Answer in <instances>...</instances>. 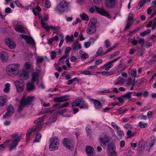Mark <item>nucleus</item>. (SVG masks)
I'll return each instance as SVG.
<instances>
[{"instance_id": "obj_26", "label": "nucleus", "mask_w": 156, "mask_h": 156, "mask_svg": "<svg viewBox=\"0 0 156 156\" xmlns=\"http://www.w3.org/2000/svg\"><path fill=\"white\" fill-rule=\"evenodd\" d=\"M7 99L3 96L0 97V105L3 106L6 104Z\"/></svg>"}, {"instance_id": "obj_36", "label": "nucleus", "mask_w": 156, "mask_h": 156, "mask_svg": "<svg viewBox=\"0 0 156 156\" xmlns=\"http://www.w3.org/2000/svg\"><path fill=\"white\" fill-rule=\"evenodd\" d=\"M47 115L44 114L43 115L41 118H39L37 120H35L34 121V123H38V122H40L42 123L44 119L46 116Z\"/></svg>"}, {"instance_id": "obj_9", "label": "nucleus", "mask_w": 156, "mask_h": 156, "mask_svg": "<svg viewBox=\"0 0 156 156\" xmlns=\"http://www.w3.org/2000/svg\"><path fill=\"white\" fill-rule=\"evenodd\" d=\"M95 9L96 11L100 14L106 16L109 19L111 18V16L110 15V14L109 13L106 12L103 8H99L96 6H95Z\"/></svg>"}, {"instance_id": "obj_48", "label": "nucleus", "mask_w": 156, "mask_h": 156, "mask_svg": "<svg viewBox=\"0 0 156 156\" xmlns=\"http://www.w3.org/2000/svg\"><path fill=\"white\" fill-rule=\"evenodd\" d=\"M138 125L141 128H145L147 127V124L140 122L139 123Z\"/></svg>"}, {"instance_id": "obj_19", "label": "nucleus", "mask_w": 156, "mask_h": 156, "mask_svg": "<svg viewBox=\"0 0 156 156\" xmlns=\"http://www.w3.org/2000/svg\"><path fill=\"white\" fill-rule=\"evenodd\" d=\"M0 58L3 62H6L8 59V56L6 53L3 51L0 54Z\"/></svg>"}, {"instance_id": "obj_10", "label": "nucleus", "mask_w": 156, "mask_h": 156, "mask_svg": "<svg viewBox=\"0 0 156 156\" xmlns=\"http://www.w3.org/2000/svg\"><path fill=\"white\" fill-rule=\"evenodd\" d=\"M5 42L6 45L11 49H14L16 47V44L12 41V39H6L5 40Z\"/></svg>"}, {"instance_id": "obj_51", "label": "nucleus", "mask_w": 156, "mask_h": 156, "mask_svg": "<svg viewBox=\"0 0 156 156\" xmlns=\"http://www.w3.org/2000/svg\"><path fill=\"white\" fill-rule=\"evenodd\" d=\"M131 76L133 77H134V78L136 77V69H132L131 71Z\"/></svg>"}, {"instance_id": "obj_42", "label": "nucleus", "mask_w": 156, "mask_h": 156, "mask_svg": "<svg viewBox=\"0 0 156 156\" xmlns=\"http://www.w3.org/2000/svg\"><path fill=\"white\" fill-rule=\"evenodd\" d=\"M128 42L134 45H136L138 41L135 39H128Z\"/></svg>"}, {"instance_id": "obj_18", "label": "nucleus", "mask_w": 156, "mask_h": 156, "mask_svg": "<svg viewBox=\"0 0 156 156\" xmlns=\"http://www.w3.org/2000/svg\"><path fill=\"white\" fill-rule=\"evenodd\" d=\"M99 140L101 143V145L102 146V144L105 145L107 143L109 142V139L108 136L101 137L99 138Z\"/></svg>"}, {"instance_id": "obj_27", "label": "nucleus", "mask_w": 156, "mask_h": 156, "mask_svg": "<svg viewBox=\"0 0 156 156\" xmlns=\"http://www.w3.org/2000/svg\"><path fill=\"white\" fill-rule=\"evenodd\" d=\"M97 22V19L95 18H93L90 20L89 22L88 25L91 26H95V25Z\"/></svg>"}, {"instance_id": "obj_40", "label": "nucleus", "mask_w": 156, "mask_h": 156, "mask_svg": "<svg viewBox=\"0 0 156 156\" xmlns=\"http://www.w3.org/2000/svg\"><path fill=\"white\" fill-rule=\"evenodd\" d=\"M41 135L40 133H38L36 136L35 139L34 140L33 142H38L41 138Z\"/></svg>"}, {"instance_id": "obj_14", "label": "nucleus", "mask_w": 156, "mask_h": 156, "mask_svg": "<svg viewBox=\"0 0 156 156\" xmlns=\"http://www.w3.org/2000/svg\"><path fill=\"white\" fill-rule=\"evenodd\" d=\"M63 143L64 145L67 147L69 150L72 151L73 149L72 146H70L71 142L70 140L66 138H65L63 140Z\"/></svg>"}, {"instance_id": "obj_53", "label": "nucleus", "mask_w": 156, "mask_h": 156, "mask_svg": "<svg viewBox=\"0 0 156 156\" xmlns=\"http://www.w3.org/2000/svg\"><path fill=\"white\" fill-rule=\"evenodd\" d=\"M56 119L55 118H53V116H51L48 119V120L47 122L48 123L50 124L53 122L55 121Z\"/></svg>"}, {"instance_id": "obj_47", "label": "nucleus", "mask_w": 156, "mask_h": 156, "mask_svg": "<svg viewBox=\"0 0 156 156\" xmlns=\"http://www.w3.org/2000/svg\"><path fill=\"white\" fill-rule=\"evenodd\" d=\"M13 113H13L12 112H9L7 111V112L5 114L3 115V118H7L12 115Z\"/></svg>"}, {"instance_id": "obj_7", "label": "nucleus", "mask_w": 156, "mask_h": 156, "mask_svg": "<svg viewBox=\"0 0 156 156\" xmlns=\"http://www.w3.org/2000/svg\"><path fill=\"white\" fill-rule=\"evenodd\" d=\"M50 144L49 148L50 151L57 150L59 144V140L56 136L51 138L50 139Z\"/></svg>"}, {"instance_id": "obj_32", "label": "nucleus", "mask_w": 156, "mask_h": 156, "mask_svg": "<svg viewBox=\"0 0 156 156\" xmlns=\"http://www.w3.org/2000/svg\"><path fill=\"white\" fill-rule=\"evenodd\" d=\"M58 40V37L57 35H55L54 37H52L48 40V44H51L53 41L55 40L57 41Z\"/></svg>"}, {"instance_id": "obj_61", "label": "nucleus", "mask_w": 156, "mask_h": 156, "mask_svg": "<svg viewBox=\"0 0 156 156\" xmlns=\"http://www.w3.org/2000/svg\"><path fill=\"white\" fill-rule=\"evenodd\" d=\"M103 62V60L102 59H99L96 60L95 62V65L97 66L101 63Z\"/></svg>"}, {"instance_id": "obj_24", "label": "nucleus", "mask_w": 156, "mask_h": 156, "mask_svg": "<svg viewBox=\"0 0 156 156\" xmlns=\"http://www.w3.org/2000/svg\"><path fill=\"white\" fill-rule=\"evenodd\" d=\"M126 80L122 77H119L117 80V82H116L115 84V85H120L123 84L125 82Z\"/></svg>"}, {"instance_id": "obj_38", "label": "nucleus", "mask_w": 156, "mask_h": 156, "mask_svg": "<svg viewBox=\"0 0 156 156\" xmlns=\"http://www.w3.org/2000/svg\"><path fill=\"white\" fill-rule=\"evenodd\" d=\"M81 105L84 106L85 107V109L88 108V105L87 103H86L85 101L83 100L82 98H81Z\"/></svg>"}, {"instance_id": "obj_55", "label": "nucleus", "mask_w": 156, "mask_h": 156, "mask_svg": "<svg viewBox=\"0 0 156 156\" xmlns=\"http://www.w3.org/2000/svg\"><path fill=\"white\" fill-rule=\"evenodd\" d=\"M48 108H46L45 109H43L41 110V111L40 112V113L39 114H42L44 113H45L46 112H51V110H48Z\"/></svg>"}, {"instance_id": "obj_35", "label": "nucleus", "mask_w": 156, "mask_h": 156, "mask_svg": "<svg viewBox=\"0 0 156 156\" xmlns=\"http://www.w3.org/2000/svg\"><path fill=\"white\" fill-rule=\"evenodd\" d=\"M80 16L82 20L88 21L89 20L88 16L85 13H83L81 15H80Z\"/></svg>"}, {"instance_id": "obj_29", "label": "nucleus", "mask_w": 156, "mask_h": 156, "mask_svg": "<svg viewBox=\"0 0 156 156\" xmlns=\"http://www.w3.org/2000/svg\"><path fill=\"white\" fill-rule=\"evenodd\" d=\"M132 94V92H128L126 94L124 95H122L121 97L122 98L129 99L131 98Z\"/></svg>"}, {"instance_id": "obj_62", "label": "nucleus", "mask_w": 156, "mask_h": 156, "mask_svg": "<svg viewBox=\"0 0 156 156\" xmlns=\"http://www.w3.org/2000/svg\"><path fill=\"white\" fill-rule=\"evenodd\" d=\"M98 69L97 66L95 65H94L90 66L88 68V69L94 70Z\"/></svg>"}, {"instance_id": "obj_25", "label": "nucleus", "mask_w": 156, "mask_h": 156, "mask_svg": "<svg viewBox=\"0 0 156 156\" xmlns=\"http://www.w3.org/2000/svg\"><path fill=\"white\" fill-rule=\"evenodd\" d=\"M81 99H76L72 103V106L78 107L81 105Z\"/></svg>"}, {"instance_id": "obj_21", "label": "nucleus", "mask_w": 156, "mask_h": 156, "mask_svg": "<svg viewBox=\"0 0 156 156\" xmlns=\"http://www.w3.org/2000/svg\"><path fill=\"white\" fill-rule=\"evenodd\" d=\"M31 83L28 82L27 85L26 89L28 91H30L34 90L35 87L34 85Z\"/></svg>"}, {"instance_id": "obj_17", "label": "nucleus", "mask_w": 156, "mask_h": 156, "mask_svg": "<svg viewBox=\"0 0 156 156\" xmlns=\"http://www.w3.org/2000/svg\"><path fill=\"white\" fill-rule=\"evenodd\" d=\"M89 27L86 30V32L89 34H94L96 30V27L95 26L88 25Z\"/></svg>"}, {"instance_id": "obj_54", "label": "nucleus", "mask_w": 156, "mask_h": 156, "mask_svg": "<svg viewBox=\"0 0 156 156\" xmlns=\"http://www.w3.org/2000/svg\"><path fill=\"white\" fill-rule=\"evenodd\" d=\"M33 132L32 130L31 131H30L29 132H27L26 135V141L27 142H29V138L30 136L32 133Z\"/></svg>"}, {"instance_id": "obj_64", "label": "nucleus", "mask_w": 156, "mask_h": 156, "mask_svg": "<svg viewBox=\"0 0 156 156\" xmlns=\"http://www.w3.org/2000/svg\"><path fill=\"white\" fill-rule=\"evenodd\" d=\"M71 50V48L69 47H67L66 48L65 51V53L66 55H68V54L69 53Z\"/></svg>"}, {"instance_id": "obj_23", "label": "nucleus", "mask_w": 156, "mask_h": 156, "mask_svg": "<svg viewBox=\"0 0 156 156\" xmlns=\"http://www.w3.org/2000/svg\"><path fill=\"white\" fill-rule=\"evenodd\" d=\"M39 75L37 72L33 73H32L31 82L32 83H34L37 81L38 79Z\"/></svg>"}, {"instance_id": "obj_50", "label": "nucleus", "mask_w": 156, "mask_h": 156, "mask_svg": "<svg viewBox=\"0 0 156 156\" xmlns=\"http://www.w3.org/2000/svg\"><path fill=\"white\" fill-rule=\"evenodd\" d=\"M37 62L38 63H40L42 62L44 60V58L41 57H37L36 58Z\"/></svg>"}, {"instance_id": "obj_3", "label": "nucleus", "mask_w": 156, "mask_h": 156, "mask_svg": "<svg viewBox=\"0 0 156 156\" xmlns=\"http://www.w3.org/2000/svg\"><path fill=\"white\" fill-rule=\"evenodd\" d=\"M24 69L20 71V77L23 80H26L29 77V73L32 70V66L30 63L26 62L24 64Z\"/></svg>"}, {"instance_id": "obj_46", "label": "nucleus", "mask_w": 156, "mask_h": 156, "mask_svg": "<svg viewBox=\"0 0 156 156\" xmlns=\"http://www.w3.org/2000/svg\"><path fill=\"white\" fill-rule=\"evenodd\" d=\"M155 143V140L154 139H151V142L149 143L147 148L149 149L151 148L154 144Z\"/></svg>"}, {"instance_id": "obj_28", "label": "nucleus", "mask_w": 156, "mask_h": 156, "mask_svg": "<svg viewBox=\"0 0 156 156\" xmlns=\"http://www.w3.org/2000/svg\"><path fill=\"white\" fill-rule=\"evenodd\" d=\"M115 149V145L113 143H109L107 145V151Z\"/></svg>"}, {"instance_id": "obj_30", "label": "nucleus", "mask_w": 156, "mask_h": 156, "mask_svg": "<svg viewBox=\"0 0 156 156\" xmlns=\"http://www.w3.org/2000/svg\"><path fill=\"white\" fill-rule=\"evenodd\" d=\"M115 149L107 151L108 154L109 156H117L118 155Z\"/></svg>"}, {"instance_id": "obj_39", "label": "nucleus", "mask_w": 156, "mask_h": 156, "mask_svg": "<svg viewBox=\"0 0 156 156\" xmlns=\"http://www.w3.org/2000/svg\"><path fill=\"white\" fill-rule=\"evenodd\" d=\"M99 73H101L102 75H107V76L111 75L113 73L112 72H107V71H103L99 72Z\"/></svg>"}, {"instance_id": "obj_33", "label": "nucleus", "mask_w": 156, "mask_h": 156, "mask_svg": "<svg viewBox=\"0 0 156 156\" xmlns=\"http://www.w3.org/2000/svg\"><path fill=\"white\" fill-rule=\"evenodd\" d=\"M151 32V30L150 29H147L146 31H144L140 33V35L142 37H144L145 36L149 34Z\"/></svg>"}, {"instance_id": "obj_11", "label": "nucleus", "mask_w": 156, "mask_h": 156, "mask_svg": "<svg viewBox=\"0 0 156 156\" xmlns=\"http://www.w3.org/2000/svg\"><path fill=\"white\" fill-rule=\"evenodd\" d=\"M41 24L42 27L44 28L47 32H49V30L50 28L54 31H57L58 29V27H55L52 26H47L46 24L43 21H41Z\"/></svg>"}, {"instance_id": "obj_41", "label": "nucleus", "mask_w": 156, "mask_h": 156, "mask_svg": "<svg viewBox=\"0 0 156 156\" xmlns=\"http://www.w3.org/2000/svg\"><path fill=\"white\" fill-rule=\"evenodd\" d=\"M122 108V107H121L117 109V110L119 111V114H122L124 113L125 112L127 111L129 109L127 108H125L124 109L121 110V109Z\"/></svg>"}, {"instance_id": "obj_52", "label": "nucleus", "mask_w": 156, "mask_h": 156, "mask_svg": "<svg viewBox=\"0 0 156 156\" xmlns=\"http://www.w3.org/2000/svg\"><path fill=\"white\" fill-rule=\"evenodd\" d=\"M156 61V55H154V57L149 61L148 63L150 65H152L154 63V62Z\"/></svg>"}, {"instance_id": "obj_43", "label": "nucleus", "mask_w": 156, "mask_h": 156, "mask_svg": "<svg viewBox=\"0 0 156 156\" xmlns=\"http://www.w3.org/2000/svg\"><path fill=\"white\" fill-rule=\"evenodd\" d=\"M102 47H100L95 55V57L101 55L102 53Z\"/></svg>"}, {"instance_id": "obj_20", "label": "nucleus", "mask_w": 156, "mask_h": 156, "mask_svg": "<svg viewBox=\"0 0 156 156\" xmlns=\"http://www.w3.org/2000/svg\"><path fill=\"white\" fill-rule=\"evenodd\" d=\"M79 42L78 40L75 41L73 44V49L74 51H76L77 49H80L81 48L80 44H77Z\"/></svg>"}, {"instance_id": "obj_2", "label": "nucleus", "mask_w": 156, "mask_h": 156, "mask_svg": "<svg viewBox=\"0 0 156 156\" xmlns=\"http://www.w3.org/2000/svg\"><path fill=\"white\" fill-rule=\"evenodd\" d=\"M34 99V96H28L26 98L25 96H23L20 101V105L17 110V112L19 113H21L23 108L25 107L31 105Z\"/></svg>"}, {"instance_id": "obj_12", "label": "nucleus", "mask_w": 156, "mask_h": 156, "mask_svg": "<svg viewBox=\"0 0 156 156\" xmlns=\"http://www.w3.org/2000/svg\"><path fill=\"white\" fill-rule=\"evenodd\" d=\"M89 100L93 102L96 109L100 110L102 107V104L100 101L91 98H89Z\"/></svg>"}, {"instance_id": "obj_15", "label": "nucleus", "mask_w": 156, "mask_h": 156, "mask_svg": "<svg viewBox=\"0 0 156 156\" xmlns=\"http://www.w3.org/2000/svg\"><path fill=\"white\" fill-rule=\"evenodd\" d=\"M36 125L34 126L32 128V132H38L41 130L42 128V123L38 122V123H34Z\"/></svg>"}, {"instance_id": "obj_57", "label": "nucleus", "mask_w": 156, "mask_h": 156, "mask_svg": "<svg viewBox=\"0 0 156 156\" xmlns=\"http://www.w3.org/2000/svg\"><path fill=\"white\" fill-rule=\"evenodd\" d=\"M133 18V14L131 13H130L129 14V15L128 16V21H131Z\"/></svg>"}, {"instance_id": "obj_4", "label": "nucleus", "mask_w": 156, "mask_h": 156, "mask_svg": "<svg viewBox=\"0 0 156 156\" xmlns=\"http://www.w3.org/2000/svg\"><path fill=\"white\" fill-rule=\"evenodd\" d=\"M20 64L19 63L11 64L8 66L6 71L8 75H17L19 72Z\"/></svg>"}, {"instance_id": "obj_59", "label": "nucleus", "mask_w": 156, "mask_h": 156, "mask_svg": "<svg viewBox=\"0 0 156 156\" xmlns=\"http://www.w3.org/2000/svg\"><path fill=\"white\" fill-rule=\"evenodd\" d=\"M51 58L54 59L56 57V53L55 51H53L50 53Z\"/></svg>"}, {"instance_id": "obj_49", "label": "nucleus", "mask_w": 156, "mask_h": 156, "mask_svg": "<svg viewBox=\"0 0 156 156\" xmlns=\"http://www.w3.org/2000/svg\"><path fill=\"white\" fill-rule=\"evenodd\" d=\"M7 111L9 112H12L14 113L15 110L13 106L12 105H9L8 106L7 109Z\"/></svg>"}, {"instance_id": "obj_31", "label": "nucleus", "mask_w": 156, "mask_h": 156, "mask_svg": "<svg viewBox=\"0 0 156 156\" xmlns=\"http://www.w3.org/2000/svg\"><path fill=\"white\" fill-rule=\"evenodd\" d=\"M68 56V55H65L64 56H62L58 60V64L59 65H61L64 63V59L66 58Z\"/></svg>"}, {"instance_id": "obj_13", "label": "nucleus", "mask_w": 156, "mask_h": 156, "mask_svg": "<svg viewBox=\"0 0 156 156\" xmlns=\"http://www.w3.org/2000/svg\"><path fill=\"white\" fill-rule=\"evenodd\" d=\"M85 151L88 156H95V151L90 146H87L85 148Z\"/></svg>"}, {"instance_id": "obj_37", "label": "nucleus", "mask_w": 156, "mask_h": 156, "mask_svg": "<svg viewBox=\"0 0 156 156\" xmlns=\"http://www.w3.org/2000/svg\"><path fill=\"white\" fill-rule=\"evenodd\" d=\"M112 66V64L109 63V62L108 63L105 64L103 66H105V69L107 71L109 70Z\"/></svg>"}, {"instance_id": "obj_60", "label": "nucleus", "mask_w": 156, "mask_h": 156, "mask_svg": "<svg viewBox=\"0 0 156 156\" xmlns=\"http://www.w3.org/2000/svg\"><path fill=\"white\" fill-rule=\"evenodd\" d=\"M146 3V1L145 0H141L138 3V5L140 6V7H142Z\"/></svg>"}, {"instance_id": "obj_6", "label": "nucleus", "mask_w": 156, "mask_h": 156, "mask_svg": "<svg viewBox=\"0 0 156 156\" xmlns=\"http://www.w3.org/2000/svg\"><path fill=\"white\" fill-rule=\"evenodd\" d=\"M11 136L13 139V140L9 146V149L10 150L16 148L21 139V136L16 133L13 134Z\"/></svg>"}, {"instance_id": "obj_8", "label": "nucleus", "mask_w": 156, "mask_h": 156, "mask_svg": "<svg viewBox=\"0 0 156 156\" xmlns=\"http://www.w3.org/2000/svg\"><path fill=\"white\" fill-rule=\"evenodd\" d=\"M15 85L17 91L19 93H21L23 91L24 88V83L23 81L20 80L16 81Z\"/></svg>"}, {"instance_id": "obj_5", "label": "nucleus", "mask_w": 156, "mask_h": 156, "mask_svg": "<svg viewBox=\"0 0 156 156\" xmlns=\"http://www.w3.org/2000/svg\"><path fill=\"white\" fill-rule=\"evenodd\" d=\"M69 5V2H68L65 0H63L57 5L55 10L59 14H61L65 11H68Z\"/></svg>"}, {"instance_id": "obj_56", "label": "nucleus", "mask_w": 156, "mask_h": 156, "mask_svg": "<svg viewBox=\"0 0 156 156\" xmlns=\"http://www.w3.org/2000/svg\"><path fill=\"white\" fill-rule=\"evenodd\" d=\"M45 6L48 8H50V2L49 0H45Z\"/></svg>"}, {"instance_id": "obj_44", "label": "nucleus", "mask_w": 156, "mask_h": 156, "mask_svg": "<svg viewBox=\"0 0 156 156\" xmlns=\"http://www.w3.org/2000/svg\"><path fill=\"white\" fill-rule=\"evenodd\" d=\"M10 84L9 83H6L5 85V87L4 89V91L5 92H7L9 90Z\"/></svg>"}, {"instance_id": "obj_58", "label": "nucleus", "mask_w": 156, "mask_h": 156, "mask_svg": "<svg viewBox=\"0 0 156 156\" xmlns=\"http://www.w3.org/2000/svg\"><path fill=\"white\" fill-rule=\"evenodd\" d=\"M72 109L73 111V113L74 114L77 113L79 110L78 108H76L75 107L73 106H72Z\"/></svg>"}, {"instance_id": "obj_22", "label": "nucleus", "mask_w": 156, "mask_h": 156, "mask_svg": "<svg viewBox=\"0 0 156 156\" xmlns=\"http://www.w3.org/2000/svg\"><path fill=\"white\" fill-rule=\"evenodd\" d=\"M15 29L17 32L23 34L25 33L23 28L22 26L20 25H16L15 26Z\"/></svg>"}, {"instance_id": "obj_34", "label": "nucleus", "mask_w": 156, "mask_h": 156, "mask_svg": "<svg viewBox=\"0 0 156 156\" xmlns=\"http://www.w3.org/2000/svg\"><path fill=\"white\" fill-rule=\"evenodd\" d=\"M26 42L29 44H31L34 42V40L31 37H27V38L25 40Z\"/></svg>"}, {"instance_id": "obj_63", "label": "nucleus", "mask_w": 156, "mask_h": 156, "mask_svg": "<svg viewBox=\"0 0 156 156\" xmlns=\"http://www.w3.org/2000/svg\"><path fill=\"white\" fill-rule=\"evenodd\" d=\"M127 24L124 30V31H125L127 30L128 29L131 25V23L127 21Z\"/></svg>"}, {"instance_id": "obj_16", "label": "nucleus", "mask_w": 156, "mask_h": 156, "mask_svg": "<svg viewBox=\"0 0 156 156\" xmlns=\"http://www.w3.org/2000/svg\"><path fill=\"white\" fill-rule=\"evenodd\" d=\"M106 6L109 9H111L115 7V0H107Z\"/></svg>"}, {"instance_id": "obj_1", "label": "nucleus", "mask_w": 156, "mask_h": 156, "mask_svg": "<svg viewBox=\"0 0 156 156\" xmlns=\"http://www.w3.org/2000/svg\"><path fill=\"white\" fill-rule=\"evenodd\" d=\"M69 97L68 95H66L61 97L54 98V101L58 103L53 105L52 108L53 109L51 111H54L57 108L60 109L68 106L69 104V102H65L62 104H60V103L64 101H68L69 100Z\"/></svg>"}, {"instance_id": "obj_45", "label": "nucleus", "mask_w": 156, "mask_h": 156, "mask_svg": "<svg viewBox=\"0 0 156 156\" xmlns=\"http://www.w3.org/2000/svg\"><path fill=\"white\" fill-rule=\"evenodd\" d=\"M111 43L108 40H106L105 42V46L106 48H108L111 46Z\"/></svg>"}]
</instances>
